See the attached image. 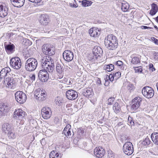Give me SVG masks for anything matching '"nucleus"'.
<instances>
[{
	"label": "nucleus",
	"mask_w": 158,
	"mask_h": 158,
	"mask_svg": "<svg viewBox=\"0 0 158 158\" xmlns=\"http://www.w3.org/2000/svg\"><path fill=\"white\" fill-rule=\"evenodd\" d=\"M27 115L26 112L20 108H17L14 112L13 116L15 118H23Z\"/></svg>",
	"instance_id": "obj_14"
},
{
	"label": "nucleus",
	"mask_w": 158,
	"mask_h": 158,
	"mask_svg": "<svg viewBox=\"0 0 158 158\" xmlns=\"http://www.w3.org/2000/svg\"><path fill=\"white\" fill-rule=\"evenodd\" d=\"M114 99H115L114 97H111L109 98L108 100V104L111 105L113 104Z\"/></svg>",
	"instance_id": "obj_44"
},
{
	"label": "nucleus",
	"mask_w": 158,
	"mask_h": 158,
	"mask_svg": "<svg viewBox=\"0 0 158 158\" xmlns=\"http://www.w3.org/2000/svg\"><path fill=\"white\" fill-rule=\"evenodd\" d=\"M37 65V60H27L25 69L27 71H32L34 70Z\"/></svg>",
	"instance_id": "obj_10"
},
{
	"label": "nucleus",
	"mask_w": 158,
	"mask_h": 158,
	"mask_svg": "<svg viewBox=\"0 0 158 158\" xmlns=\"http://www.w3.org/2000/svg\"><path fill=\"white\" fill-rule=\"evenodd\" d=\"M154 57L155 59H158V52H155L154 53Z\"/></svg>",
	"instance_id": "obj_52"
},
{
	"label": "nucleus",
	"mask_w": 158,
	"mask_h": 158,
	"mask_svg": "<svg viewBox=\"0 0 158 158\" xmlns=\"http://www.w3.org/2000/svg\"><path fill=\"white\" fill-rule=\"evenodd\" d=\"M116 64L118 66L122 67L123 65V62L121 60H118L116 63Z\"/></svg>",
	"instance_id": "obj_46"
},
{
	"label": "nucleus",
	"mask_w": 158,
	"mask_h": 158,
	"mask_svg": "<svg viewBox=\"0 0 158 158\" xmlns=\"http://www.w3.org/2000/svg\"><path fill=\"white\" fill-rule=\"evenodd\" d=\"M50 56L44 54L42 59H52V58L51 57H50Z\"/></svg>",
	"instance_id": "obj_49"
},
{
	"label": "nucleus",
	"mask_w": 158,
	"mask_h": 158,
	"mask_svg": "<svg viewBox=\"0 0 158 158\" xmlns=\"http://www.w3.org/2000/svg\"><path fill=\"white\" fill-rule=\"evenodd\" d=\"M151 40L153 41L156 44H158V40L156 39L154 37H152L151 38Z\"/></svg>",
	"instance_id": "obj_51"
},
{
	"label": "nucleus",
	"mask_w": 158,
	"mask_h": 158,
	"mask_svg": "<svg viewBox=\"0 0 158 158\" xmlns=\"http://www.w3.org/2000/svg\"><path fill=\"white\" fill-rule=\"evenodd\" d=\"M104 44L106 48L113 50L117 48L118 41L116 36L113 35H110L105 38Z\"/></svg>",
	"instance_id": "obj_2"
},
{
	"label": "nucleus",
	"mask_w": 158,
	"mask_h": 158,
	"mask_svg": "<svg viewBox=\"0 0 158 158\" xmlns=\"http://www.w3.org/2000/svg\"><path fill=\"white\" fill-rule=\"evenodd\" d=\"M66 95L67 98L70 100H75L78 97L77 92L73 89H70L66 91Z\"/></svg>",
	"instance_id": "obj_15"
},
{
	"label": "nucleus",
	"mask_w": 158,
	"mask_h": 158,
	"mask_svg": "<svg viewBox=\"0 0 158 158\" xmlns=\"http://www.w3.org/2000/svg\"><path fill=\"white\" fill-rule=\"evenodd\" d=\"M106 151L103 148L99 146L96 147L94 150V154L98 158H102L105 155Z\"/></svg>",
	"instance_id": "obj_13"
},
{
	"label": "nucleus",
	"mask_w": 158,
	"mask_h": 158,
	"mask_svg": "<svg viewBox=\"0 0 158 158\" xmlns=\"http://www.w3.org/2000/svg\"><path fill=\"white\" fill-rule=\"evenodd\" d=\"M57 73V75L58 77L57 78H59V79L62 78L63 76V72H58Z\"/></svg>",
	"instance_id": "obj_47"
},
{
	"label": "nucleus",
	"mask_w": 158,
	"mask_h": 158,
	"mask_svg": "<svg viewBox=\"0 0 158 158\" xmlns=\"http://www.w3.org/2000/svg\"><path fill=\"white\" fill-rule=\"evenodd\" d=\"M48 16L44 14L42 15L40 17V22L44 25H46L48 23Z\"/></svg>",
	"instance_id": "obj_24"
},
{
	"label": "nucleus",
	"mask_w": 158,
	"mask_h": 158,
	"mask_svg": "<svg viewBox=\"0 0 158 158\" xmlns=\"http://www.w3.org/2000/svg\"><path fill=\"white\" fill-rule=\"evenodd\" d=\"M60 82L62 83L66 84L67 85L72 84V81H70V79L66 77H64L63 80H61Z\"/></svg>",
	"instance_id": "obj_38"
},
{
	"label": "nucleus",
	"mask_w": 158,
	"mask_h": 158,
	"mask_svg": "<svg viewBox=\"0 0 158 158\" xmlns=\"http://www.w3.org/2000/svg\"><path fill=\"white\" fill-rule=\"evenodd\" d=\"M137 57H133V58H134L135 59H137V58H136Z\"/></svg>",
	"instance_id": "obj_62"
},
{
	"label": "nucleus",
	"mask_w": 158,
	"mask_h": 158,
	"mask_svg": "<svg viewBox=\"0 0 158 158\" xmlns=\"http://www.w3.org/2000/svg\"><path fill=\"white\" fill-rule=\"evenodd\" d=\"M142 93L143 96L148 98H152L154 94V91L153 89L148 86L144 87L142 89Z\"/></svg>",
	"instance_id": "obj_6"
},
{
	"label": "nucleus",
	"mask_w": 158,
	"mask_h": 158,
	"mask_svg": "<svg viewBox=\"0 0 158 158\" xmlns=\"http://www.w3.org/2000/svg\"><path fill=\"white\" fill-rule=\"evenodd\" d=\"M33 59V58H29L28 59L30 60V59Z\"/></svg>",
	"instance_id": "obj_64"
},
{
	"label": "nucleus",
	"mask_w": 158,
	"mask_h": 158,
	"mask_svg": "<svg viewBox=\"0 0 158 158\" xmlns=\"http://www.w3.org/2000/svg\"><path fill=\"white\" fill-rule=\"evenodd\" d=\"M133 68L135 70V72L138 73H141L142 72L143 69L141 66L138 67H134Z\"/></svg>",
	"instance_id": "obj_39"
},
{
	"label": "nucleus",
	"mask_w": 158,
	"mask_h": 158,
	"mask_svg": "<svg viewBox=\"0 0 158 158\" xmlns=\"http://www.w3.org/2000/svg\"><path fill=\"white\" fill-rule=\"evenodd\" d=\"M154 28L155 29H156L157 30H158V27H157V26H156L155 25V26H154Z\"/></svg>",
	"instance_id": "obj_58"
},
{
	"label": "nucleus",
	"mask_w": 158,
	"mask_h": 158,
	"mask_svg": "<svg viewBox=\"0 0 158 158\" xmlns=\"http://www.w3.org/2000/svg\"><path fill=\"white\" fill-rule=\"evenodd\" d=\"M142 98L139 96L135 98L132 100V105L131 106V110L133 112L136 111L141 104Z\"/></svg>",
	"instance_id": "obj_7"
},
{
	"label": "nucleus",
	"mask_w": 158,
	"mask_h": 158,
	"mask_svg": "<svg viewBox=\"0 0 158 158\" xmlns=\"http://www.w3.org/2000/svg\"><path fill=\"white\" fill-rule=\"evenodd\" d=\"M115 154L112 151L109 150L108 151L107 157L108 158H114Z\"/></svg>",
	"instance_id": "obj_42"
},
{
	"label": "nucleus",
	"mask_w": 158,
	"mask_h": 158,
	"mask_svg": "<svg viewBox=\"0 0 158 158\" xmlns=\"http://www.w3.org/2000/svg\"><path fill=\"white\" fill-rule=\"evenodd\" d=\"M123 150L125 154L127 155L132 154L134 151V148L131 143L130 142H126L123 146Z\"/></svg>",
	"instance_id": "obj_9"
},
{
	"label": "nucleus",
	"mask_w": 158,
	"mask_h": 158,
	"mask_svg": "<svg viewBox=\"0 0 158 158\" xmlns=\"http://www.w3.org/2000/svg\"><path fill=\"white\" fill-rule=\"evenodd\" d=\"M151 137L153 143L158 145V132H155L152 133Z\"/></svg>",
	"instance_id": "obj_29"
},
{
	"label": "nucleus",
	"mask_w": 158,
	"mask_h": 158,
	"mask_svg": "<svg viewBox=\"0 0 158 158\" xmlns=\"http://www.w3.org/2000/svg\"><path fill=\"white\" fill-rule=\"evenodd\" d=\"M24 58L26 59H27L28 58V56H24Z\"/></svg>",
	"instance_id": "obj_61"
},
{
	"label": "nucleus",
	"mask_w": 158,
	"mask_h": 158,
	"mask_svg": "<svg viewBox=\"0 0 158 158\" xmlns=\"http://www.w3.org/2000/svg\"><path fill=\"white\" fill-rule=\"evenodd\" d=\"M42 50L44 54L52 56L55 54L54 48L52 45L50 44H46L43 45Z\"/></svg>",
	"instance_id": "obj_4"
},
{
	"label": "nucleus",
	"mask_w": 158,
	"mask_h": 158,
	"mask_svg": "<svg viewBox=\"0 0 158 158\" xmlns=\"http://www.w3.org/2000/svg\"><path fill=\"white\" fill-rule=\"evenodd\" d=\"M6 134L7 135L9 138L10 139H14L15 138L16 136L15 133L14 132L13 129L9 132L7 133Z\"/></svg>",
	"instance_id": "obj_34"
},
{
	"label": "nucleus",
	"mask_w": 158,
	"mask_h": 158,
	"mask_svg": "<svg viewBox=\"0 0 158 158\" xmlns=\"http://www.w3.org/2000/svg\"><path fill=\"white\" fill-rule=\"evenodd\" d=\"M10 64L13 68L19 69L21 66V60H10Z\"/></svg>",
	"instance_id": "obj_18"
},
{
	"label": "nucleus",
	"mask_w": 158,
	"mask_h": 158,
	"mask_svg": "<svg viewBox=\"0 0 158 158\" xmlns=\"http://www.w3.org/2000/svg\"><path fill=\"white\" fill-rule=\"evenodd\" d=\"M131 63L134 64H136L138 63H140V60H131Z\"/></svg>",
	"instance_id": "obj_48"
},
{
	"label": "nucleus",
	"mask_w": 158,
	"mask_h": 158,
	"mask_svg": "<svg viewBox=\"0 0 158 158\" xmlns=\"http://www.w3.org/2000/svg\"><path fill=\"white\" fill-rule=\"evenodd\" d=\"M128 124L129 125L132 126L134 125V122L132 118L129 116L128 118Z\"/></svg>",
	"instance_id": "obj_41"
},
{
	"label": "nucleus",
	"mask_w": 158,
	"mask_h": 158,
	"mask_svg": "<svg viewBox=\"0 0 158 158\" xmlns=\"http://www.w3.org/2000/svg\"><path fill=\"white\" fill-rule=\"evenodd\" d=\"M4 46L5 51L8 54H10L15 52V48L14 44L10 42L7 44L6 42L4 43Z\"/></svg>",
	"instance_id": "obj_17"
},
{
	"label": "nucleus",
	"mask_w": 158,
	"mask_h": 158,
	"mask_svg": "<svg viewBox=\"0 0 158 158\" xmlns=\"http://www.w3.org/2000/svg\"><path fill=\"white\" fill-rule=\"evenodd\" d=\"M15 96L16 101L19 103H23L27 100L26 94L22 91H17L15 93Z\"/></svg>",
	"instance_id": "obj_11"
},
{
	"label": "nucleus",
	"mask_w": 158,
	"mask_h": 158,
	"mask_svg": "<svg viewBox=\"0 0 158 158\" xmlns=\"http://www.w3.org/2000/svg\"><path fill=\"white\" fill-rule=\"evenodd\" d=\"M142 27H143L142 29H148V28L150 29H152V27H147L146 26H143Z\"/></svg>",
	"instance_id": "obj_53"
},
{
	"label": "nucleus",
	"mask_w": 158,
	"mask_h": 158,
	"mask_svg": "<svg viewBox=\"0 0 158 158\" xmlns=\"http://www.w3.org/2000/svg\"><path fill=\"white\" fill-rule=\"evenodd\" d=\"M71 125L69 124H67L64 128L63 133L67 138H68L71 135Z\"/></svg>",
	"instance_id": "obj_25"
},
{
	"label": "nucleus",
	"mask_w": 158,
	"mask_h": 158,
	"mask_svg": "<svg viewBox=\"0 0 158 158\" xmlns=\"http://www.w3.org/2000/svg\"><path fill=\"white\" fill-rule=\"evenodd\" d=\"M29 1L34 3H38L40 2L42 0H28Z\"/></svg>",
	"instance_id": "obj_50"
},
{
	"label": "nucleus",
	"mask_w": 158,
	"mask_h": 158,
	"mask_svg": "<svg viewBox=\"0 0 158 158\" xmlns=\"http://www.w3.org/2000/svg\"><path fill=\"white\" fill-rule=\"evenodd\" d=\"M100 1H103L104 2H105V1H106V0H100Z\"/></svg>",
	"instance_id": "obj_63"
},
{
	"label": "nucleus",
	"mask_w": 158,
	"mask_h": 158,
	"mask_svg": "<svg viewBox=\"0 0 158 158\" xmlns=\"http://www.w3.org/2000/svg\"><path fill=\"white\" fill-rule=\"evenodd\" d=\"M63 56L64 59H73V54L69 50H65L63 54Z\"/></svg>",
	"instance_id": "obj_21"
},
{
	"label": "nucleus",
	"mask_w": 158,
	"mask_h": 158,
	"mask_svg": "<svg viewBox=\"0 0 158 158\" xmlns=\"http://www.w3.org/2000/svg\"><path fill=\"white\" fill-rule=\"evenodd\" d=\"M92 3L91 1L83 0L81 2V5L83 6L87 7L90 6Z\"/></svg>",
	"instance_id": "obj_35"
},
{
	"label": "nucleus",
	"mask_w": 158,
	"mask_h": 158,
	"mask_svg": "<svg viewBox=\"0 0 158 158\" xmlns=\"http://www.w3.org/2000/svg\"><path fill=\"white\" fill-rule=\"evenodd\" d=\"M121 73L120 72H118L114 73L113 74H110L109 75H106L105 79V86L108 85L110 82L109 81H112L114 79L117 80L121 77Z\"/></svg>",
	"instance_id": "obj_8"
},
{
	"label": "nucleus",
	"mask_w": 158,
	"mask_h": 158,
	"mask_svg": "<svg viewBox=\"0 0 158 158\" xmlns=\"http://www.w3.org/2000/svg\"><path fill=\"white\" fill-rule=\"evenodd\" d=\"M152 9L150 11V14L152 15H153L157 12L158 7L157 5L154 3L152 4Z\"/></svg>",
	"instance_id": "obj_32"
},
{
	"label": "nucleus",
	"mask_w": 158,
	"mask_h": 158,
	"mask_svg": "<svg viewBox=\"0 0 158 158\" xmlns=\"http://www.w3.org/2000/svg\"><path fill=\"white\" fill-rule=\"evenodd\" d=\"M73 7H77V6H76V5H75V4H73Z\"/></svg>",
	"instance_id": "obj_60"
},
{
	"label": "nucleus",
	"mask_w": 158,
	"mask_h": 158,
	"mask_svg": "<svg viewBox=\"0 0 158 158\" xmlns=\"http://www.w3.org/2000/svg\"><path fill=\"white\" fill-rule=\"evenodd\" d=\"M83 94L86 97H91L94 95L93 89L90 88H87L84 90Z\"/></svg>",
	"instance_id": "obj_23"
},
{
	"label": "nucleus",
	"mask_w": 158,
	"mask_h": 158,
	"mask_svg": "<svg viewBox=\"0 0 158 158\" xmlns=\"http://www.w3.org/2000/svg\"><path fill=\"white\" fill-rule=\"evenodd\" d=\"M17 81L16 78L8 77L5 78L2 82L3 84L8 89H14L16 86Z\"/></svg>",
	"instance_id": "obj_3"
},
{
	"label": "nucleus",
	"mask_w": 158,
	"mask_h": 158,
	"mask_svg": "<svg viewBox=\"0 0 158 158\" xmlns=\"http://www.w3.org/2000/svg\"><path fill=\"white\" fill-rule=\"evenodd\" d=\"M151 141L148 137H147L142 142V144L144 145H148L150 143Z\"/></svg>",
	"instance_id": "obj_40"
},
{
	"label": "nucleus",
	"mask_w": 158,
	"mask_h": 158,
	"mask_svg": "<svg viewBox=\"0 0 158 158\" xmlns=\"http://www.w3.org/2000/svg\"><path fill=\"white\" fill-rule=\"evenodd\" d=\"M50 158H61V154L56 151H52L49 154Z\"/></svg>",
	"instance_id": "obj_31"
},
{
	"label": "nucleus",
	"mask_w": 158,
	"mask_h": 158,
	"mask_svg": "<svg viewBox=\"0 0 158 158\" xmlns=\"http://www.w3.org/2000/svg\"><path fill=\"white\" fill-rule=\"evenodd\" d=\"M7 9L3 5L0 6V17H4L7 15Z\"/></svg>",
	"instance_id": "obj_28"
},
{
	"label": "nucleus",
	"mask_w": 158,
	"mask_h": 158,
	"mask_svg": "<svg viewBox=\"0 0 158 158\" xmlns=\"http://www.w3.org/2000/svg\"><path fill=\"white\" fill-rule=\"evenodd\" d=\"M93 56L92 59H98L101 58L102 51L100 47L98 46L94 47L93 49Z\"/></svg>",
	"instance_id": "obj_16"
},
{
	"label": "nucleus",
	"mask_w": 158,
	"mask_h": 158,
	"mask_svg": "<svg viewBox=\"0 0 158 158\" xmlns=\"http://www.w3.org/2000/svg\"><path fill=\"white\" fill-rule=\"evenodd\" d=\"M13 129L12 128L11 125L8 123H3L2 126V130L3 133L6 134V133L9 132Z\"/></svg>",
	"instance_id": "obj_20"
},
{
	"label": "nucleus",
	"mask_w": 158,
	"mask_h": 158,
	"mask_svg": "<svg viewBox=\"0 0 158 158\" xmlns=\"http://www.w3.org/2000/svg\"><path fill=\"white\" fill-rule=\"evenodd\" d=\"M10 71V69L9 67H6L3 69L0 72V78H2L5 77Z\"/></svg>",
	"instance_id": "obj_27"
},
{
	"label": "nucleus",
	"mask_w": 158,
	"mask_h": 158,
	"mask_svg": "<svg viewBox=\"0 0 158 158\" xmlns=\"http://www.w3.org/2000/svg\"><path fill=\"white\" fill-rule=\"evenodd\" d=\"M40 62L42 68L45 69H42L39 71L38 77L42 82H45L47 81L49 77L47 71L52 72L54 70V62L53 60H41Z\"/></svg>",
	"instance_id": "obj_1"
},
{
	"label": "nucleus",
	"mask_w": 158,
	"mask_h": 158,
	"mask_svg": "<svg viewBox=\"0 0 158 158\" xmlns=\"http://www.w3.org/2000/svg\"><path fill=\"white\" fill-rule=\"evenodd\" d=\"M56 70L57 72H63V69L62 67H61L60 65L59 64H58L56 65Z\"/></svg>",
	"instance_id": "obj_43"
},
{
	"label": "nucleus",
	"mask_w": 158,
	"mask_h": 158,
	"mask_svg": "<svg viewBox=\"0 0 158 158\" xmlns=\"http://www.w3.org/2000/svg\"><path fill=\"white\" fill-rule=\"evenodd\" d=\"M12 4L15 7H20L24 4L25 0H10Z\"/></svg>",
	"instance_id": "obj_22"
},
{
	"label": "nucleus",
	"mask_w": 158,
	"mask_h": 158,
	"mask_svg": "<svg viewBox=\"0 0 158 158\" xmlns=\"http://www.w3.org/2000/svg\"><path fill=\"white\" fill-rule=\"evenodd\" d=\"M149 68H152V67H153V65L152 64H149Z\"/></svg>",
	"instance_id": "obj_56"
},
{
	"label": "nucleus",
	"mask_w": 158,
	"mask_h": 158,
	"mask_svg": "<svg viewBox=\"0 0 158 158\" xmlns=\"http://www.w3.org/2000/svg\"><path fill=\"white\" fill-rule=\"evenodd\" d=\"M9 110V108L7 105L4 103H0V114H2L3 113L8 112Z\"/></svg>",
	"instance_id": "obj_26"
},
{
	"label": "nucleus",
	"mask_w": 158,
	"mask_h": 158,
	"mask_svg": "<svg viewBox=\"0 0 158 158\" xmlns=\"http://www.w3.org/2000/svg\"><path fill=\"white\" fill-rule=\"evenodd\" d=\"M41 114L44 119H47L50 118L52 115L51 108L46 106L43 107L41 110Z\"/></svg>",
	"instance_id": "obj_12"
},
{
	"label": "nucleus",
	"mask_w": 158,
	"mask_h": 158,
	"mask_svg": "<svg viewBox=\"0 0 158 158\" xmlns=\"http://www.w3.org/2000/svg\"><path fill=\"white\" fill-rule=\"evenodd\" d=\"M99 31L95 28H91L89 30V33L90 35L93 37H97L99 35Z\"/></svg>",
	"instance_id": "obj_30"
},
{
	"label": "nucleus",
	"mask_w": 158,
	"mask_h": 158,
	"mask_svg": "<svg viewBox=\"0 0 158 158\" xmlns=\"http://www.w3.org/2000/svg\"><path fill=\"white\" fill-rule=\"evenodd\" d=\"M29 79L32 82L35 81V75L34 74H31L29 75Z\"/></svg>",
	"instance_id": "obj_45"
},
{
	"label": "nucleus",
	"mask_w": 158,
	"mask_h": 158,
	"mask_svg": "<svg viewBox=\"0 0 158 158\" xmlns=\"http://www.w3.org/2000/svg\"><path fill=\"white\" fill-rule=\"evenodd\" d=\"M156 86L157 88V89L158 91V82L156 83Z\"/></svg>",
	"instance_id": "obj_59"
},
{
	"label": "nucleus",
	"mask_w": 158,
	"mask_h": 158,
	"mask_svg": "<svg viewBox=\"0 0 158 158\" xmlns=\"http://www.w3.org/2000/svg\"><path fill=\"white\" fill-rule=\"evenodd\" d=\"M114 69V65L110 64L107 65L105 67V69L108 72H110L113 70Z\"/></svg>",
	"instance_id": "obj_37"
},
{
	"label": "nucleus",
	"mask_w": 158,
	"mask_h": 158,
	"mask_svg": "<svg viewBox=\"0 0 158 158\" xmlns=\"http://www.w3.org/2000/svg\"><path fill=\"white\" fill-rule=\"evenodd\" d=\"M32 44V42L28 39L25 38L23 39V44L26 46L31 45Z\"/></svg>",
	"instance_id": "obj_36"
},
{
	"label": "nucleus",
	"mask_w": 158,
	"mask_h": 158,
	"mask_svg": "<svg viewBox=\"0 0 158 158\" xmlns=\"http://www.w3.org/2000/svg\"><path fill=\"white\" fill-rule=\"evenodd\" d=\"M155 20L157 22H158V16H157L156 18H155Z\"/></svg>",
	"instance_id": "obj_57"
},
{
	"label": "nucleus",
	"mask_w": 158,
	"mask_h": 158,
	"mask_svg": "<svg viewBox=\"0 0 158 158\" xmlns=\"http://www.w3.org/2000/svg\"><path fill=\"white\" fill-rule=\"evenodd\" d=\"M34 96L36 99L39 101H43L46 99L47 93L43 89H38L34 92Z\"/></svg>",
	"instance_id": "obj_5"
},
{
	"label": "nucleus",
	"mask_w": 158,
	"mask_h": 158,
	"mask_svg": "<svg viewBox=\"0 0 158 158\" xmlns=\"http://www.w3.org/2000/svg\"><path fill=\"white\" fill-rule=\"evenodd\" d=\"M129 8V5L126 2L123 1L122 3L121 9L123 12L127 11Z\"/></svg>",
	"instance_id": "obj_33"
},
{
	"label": "nucleus",
	"mask_w": 158,
	"mask_h": 158,
	"mask_svg": "<svg viewBox=\"0 0 158 158\" xmlns=\"http://www.w3.org/2000/svg\"><path fill=\"white\" fill-rule=\"evenodd\" d=\"M24 120L23 119H21L19 122V124L21 125H23L24 123Z\"/></svg>",
	"instance_id": "obj_54"
},
{
	"label": "nucleus",
	"mask_w": 158,
	"mask_h": 158,
	"mask_svg": "<svg viewBox=\"0 0 158 158\" xmlns=\"http://www.w3.org/2000/svg\"><path fill=\"white\" fill-rule=\"evenodd\" d=\"M19 59V60H20V59L18 57H14V58H12L11 59Z\"/></svg>",
	"instance_id": "obj_55"
},
{
	"label": "nucleus",
	"mask_w": 158,
	"mask_h": 158,
	"mask_svg": "<svg viewBox=\"0 0 158 158\" xmlns=\"http://www.w3.org/2000/svg\"><path fill=\"white\" fill-rule=\"evenodd\" d=\"M120 102V100H118L114 103L113 106V110H114V112L116 114L119 113L121 111Z\"/></svg>",
	"instance_id": "obj_19"
}]
</instances>
